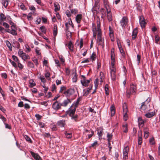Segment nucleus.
I'll return each mask as SVG.
<instances>
[{"mask_svg": "<svg viewBox=\"0 0 160 160\" xmlns=\"http://www.w3.org/2000/svg\"><path fill=\"white\" fill-rule=\"evenodd\" d=\"M92 31L93 33V36L96 37L97 34L98 35L97 42L98 45H101L102 48L104 46V39L101 37L102 33L100 29V24L99 21H97V26H92Z\"/></svg>", "mask_w": 160, "mask_h": 160, "instance_id": "f257e3e1", "label": "nucleus"}, {"mask_svg": "<svg viewBox=\"0 0 160 160\" xmlns=\"http://www.w3.org/2000/svg\"><path fill=\"white\" fill-rule=\"evenodd\" d=\"M136 91V87L135 85L133 84L131 85L130 89L127 91V95L128 98H129L131 94L134 95Z\"/></svg>", "mask_w": 160, "mask_h": 160, "instance_id": "f03ea898", "label": "nucleus"}, {"mask_svg": "<svg viewBox=\"0 0 160 160\" xmlns=\"http://www.w3.org/2000/svg\"><path fill=\"white\" fill-rule=\"evenodd\" d=\"M11 30L9 29H6V31L8 32L13 35H17V28L16 26H12V27H11Z\"/></svg>", "mask_w": 160, "mask_h": 160, "instance_id": "7ed1b4c3", "label": "nucleus"}, {"mask_svg": "<svg viewBox=\"0 0 160 160\" xmlns=\"http://www.w3.org/2000/svg\"><path fill=\"white\" fill-rule=\"evenodd\" d=\"M110 76L112 80L115 81L117 78L116 69L115 68H110Z\"/></svg>", "mask_w": 160, "mask_h": 160, "instance_id": "20e7f679", "label": "nucleus"}, {"mask_svg": "<svg viewBox=\"0 0 160 160\" xmlns=\"http://www.w3.org/2000/svg\"><path fill=\"white\" fill-rule=\"evenodd\" d=\"M84 130L83 134L86 136H88V139L90 138L93 135L94 132L91 129L88 130L86 129H84Z\"/></svg>", "mask_w": 160, "mask_h": 160, "instance_id": "39448f33", "label": "nucleus"}, {"mask_svg": "<svg viewBox=\"0 0 160 160\" xmlns=\"http://www.w3.org/2000/svg\"><path fill=\"white\" fill-rule=\"evenodd\" d=\"M81 77L82 78L81 80V82L82 85L83 86L85 87L88 86V84L90 82V80H86L85 76L83 75H81Z\"/></svg>", "mask_w": 160, "mask_h": 160, "instance_id": "423d86ee", "label": "nucleus"}, {"mask_svg": "<svg viewBox=\"0 0 160 160\" xmlns=\"http://www.w3.org/2000/svg\"><path fill=\"white\" fill-rule=\"evenodd\" d=\"M66 27V30L69 32V30L71 29H73L74 28V25L72 24V22L71 19H70L68 22H66L65 24Z\"/></svg>", "mask_w": 160, "mask_h": 160, "instance_id": "0eeeda50", "label": "nucleus"}, {"mask_svg": "<svg viewBox=\"0 0 160 160\" xmlns=\"http://www.w3.org/2000/svg\"><path fill=\"white\" fill-rule=\"evenodd\" d=\"M146 20L143 16H141L139 17V23L142 28H144L146 24Z\"/></svg>", "mask_w": 160, "mask_h": 160, "instance_id": "6e6552de", "label": "nucleus"}, {"mask_svg": "<svg viewBox=\"0 0 160 160\" xmlns=\"http://www.w3.org/2000/svg\"><path fill=\"white\" fill-rule=\"evenodd\" d=\"M76 110V109L75 108L71 106L68 110L67 112V114L70 117L72 116V115L74 114Z\"/></svg>", "mask_w": 160, "mask_h": 160, "instance_id": "1a4fd4ad", "label": "nucleus"}, {"mask_svg": "<svg viewBox=\"0 0 160 160\" xmlns=\"http://www.w3.org/2000/svg\"><path fill=\"white\" fill-rule=\"evenodd\" d=\"M61 103L58 101L54 102L52 104V108L55 110H58L61 108Z\"/></svg>", "mask_w": 160, "mask_h": 160, "instance_id": "9d476101", "label": "nucleus"}, {"mask_svg": "<svg viewBox=\"0 0 160 160\" xmlns=\"http://www.w3.org/2000/svg\"><path fill=\"white\" fill-rule=\"evenodd\" d=\"M74 92V90L73 89H70L65 91L64 94L67 97H69L70 96L73 94Z\"/></svg>", "mask_w": 160, "mask_h": 160, "instance_id": "9b49d317", "label": "nucleus"}, {"mask_svg": "<svg viewBox=\"0 0 160 160\" xmlns=\"http://www.w3.org/2000/svg\"><path fill=\"white\" fill-rule=\"evenodd\" d=\"M106 14L107 19L109 22L112 21V13L111 12V9H108L107 8Z\"/></svg>", "mask_w": 160, "mask_h": 160, "instance_id": "f8f14e48", "label": "nucleus"}, {"mask_svg": "<svg viewBox=\"0 0 160 160\" xmlns=\"http://www.w3.org/2000/svg\"><path fill=\"white\" fill-rule=\"evenodd\" d=\"M120 23L122 26L124 27L128 23L127 18L125 17H123L121 20Z\"/></svg>", "mask_w": 160, "mask_h": 160, "instance_id": "ddd939ff", "label": "nucleus"}, {"mask_svg": "<svg viewBox=\"0 0 160 160\" xmlns=\"http://www.w3.org/2000/svg\"><path fill=\"white\" fill-rule=\"evenodd\" d=\"M123 108V115H128L127 113L128 112L127 106L126 103H124L122 105Z\"/></svg>", "mask_w": 160, "mask_h": 160, "instance_id": "4468645a", "label": "nucleus"}, {"mask_svg": "<svg viewBox=\"0 0 160 160\" xmlns=\"http://www.w3.org/2000/svg\"><path fill=\"white\" fill-rule=\"evenodd\" d=\"M95 1V4L94 6L92 9V10H93L96 11L97 9L98 8V6L99 5L100 0H94Z\"/></svg>", "mask_w": 160, "mask_h": 160, "instance_id": "2eb2a0df", "label": "nucleus"}, {"mask_svg": "<svg viewBox=\"0 0 160 160\" xmlns=\"http://www.w3.org/2000/svg\"><path fill=\"white\" fill-rule=\"evenodd\" d=\"M30 153L32 156L36 160H41V158L36 153H34L32 151L30 152Z\"/></svg>", "mask_w": 160, "mask_h": 160, "instance_id": "dca6fc26", "label": "nucleus"}, {"mask_svg": "<svg viewBox=\"0 0 160 160\" xmlns=\"http://www.w3.org/2000/svg\"><path fill=\"white\" fill-rule=\"evenodd\" d=\"M71 102L70 100L67 98L64 100L63 102L61 103V105L63 107H66L68 104L70 103Z\"/></svg>", "mask_w": 160, "mask_h": 160, "instance_id": "f3484780", "label": "nucleus"}, {"mask_svg": "<svg viewBox=\"0 0 160 160\" xmlns=\"http://www.w3.org/2000/svg\"><path fill=\"white\" fill-rule=\"evenodd\" d=\"M138 122L139 127H142L144 125V122L141 117H139L138 118Z\"/></svg>", "mask_w": 160, "mask_h": 160, "instance_id": "a211bd4d", "label": "nucleus"}, {"mask_svg": "<svg viewBox=\"0 0 160 160\" xmlns=\"http://www.w3.org/2000/svg\"><path fill=\"white\" fill-rule=\"evenodd\" d=\"M6 17L2 13H1L0 15V24L2 25V22L6 21Z\"/></svg>", "mask_w": 160, "mask_h": 160, "instance_id": "6ab92c4d", "label": "nucleus"}, {"mask_svg": "<svg viewBox=\"0 0 160 160\" xmlns=\"http://www.w3.org/2000/svg\"><path fill=\"white\" fill-rule=\"evenodd\" d=\"M82 18V15L81 14H78L76 17V20L78 23H80Z\"/></svg>", "mask_w": 160, "mask_h": 160, "instance_id": "aec40b11", "label": "nucleus"}, {"mask_svg": "<svg viewBox=\"0 0 160 160\" xmlns=\"http://www.w3.org/2000/svg\"><path fill=\"white\" fill-rule=\"evenodd\" d=\"M57 125L60 127H64L65 125V121L61 120L57 122Z\"/></svg>", "mask_w": 160, "mask_h": 160, "instance_id": "412c9836", "label": "nucleus"}, {"mask_svg": "<svg viewBox=\"0 0 160 160\" xmlns=\"http://www.w3.org/2000/svg\"><path fill=\"white\" fill-rule=\"evenodd\" d=\"M21 57L24 61H25L27 59H29L30 58V56L25 53L21 56Z\"/></svg>", "mask_w": 160, "mask_h": 160, "instance_id": "4be33fe9", "label": "nucleus"}, {"mask_svg": "<svg viewBox=\"0 0 160 160\" xmlns=\"http://www.w3.org/2000/svg\"><path fill=\"white\" fill-rule=\"evenodd\" d=\"M57 26L56 25L54 24L53 30V34L54 37H55L57 36Z\"/></svg>", "mask_w": 160, "mask_h": 160, "instance_id": "5701e85b", "label": "nucleus"}, {"mask_svg": "<svg viewBox=\"0 0 160 160\" xmlns=\"http://www.w3.org/2000/svg\"><path fill=\"white\" fill-rule=\"evenodd\" d=\"M155 114L154 112H152L146 113L145 114V116L148 118H150L153 116Z\"/></svg>", "mask_w": 160, "mask_h": 160, "instance_id": "b1692460", "label": "nucleus"}, {"mask_svg": "<svg viewBox=\"0 0 160 160\" xmlns=\"http://www.w3.org/2000/svg\"><path fill=\"white\" fill-rule=\"evenodd\" d=\"M54 7H55L54 11L57 12V11H59L60 9L59 4L57 2H55L54 4Z\"/></svg>", "mask_w": 160, "mask_h": 160, "instance_id": "393cba45", "label": "nucleus"}, {"mask_svg": "<svg viewBox=\"0 0 160 160\" xmlns=\"http://www.w3.org/2000/svg\"><path fill=\"white\" fill-rule=\"evenodd\" d=\"M111 115L112 116L115 113V108L113 105H112L110 107Z\"/></svg>", "mask_w": 160, "mask_h": 160, "instance_id": "a878e982", "label": "nucleus"}, {"mask_svg": "<svg viewBox=\"0 0 160 160\" xmlns=\"http://www.w3.org/2000/svg\"><path fill=\"white\" fill-rule=\"evenodd\" d=\"M138 33L137 29L136 28L132 32V38L133 39H135L137 36Z\"/></svg>", "mask_w": 160, "mask_h": 160, "instance_id": "bb28decb", "label": "nucleus"}, {"mask_svg": "<svg viewBox=\"0 0 160 160\" xmlns=\"http://www.w3.org/2000/svg\"><path fill=\"white\" fill-rule=\"evenodd\" d=\"M29 83L30 84L29 85V87H32L36 85V83L33 79H30L29 81Z\"/></svg>", "mask_w": 160, "mask_h": 160, "instance_id": "cd10ccee", "label": "nucleus"}, {"mask_svg": "<svg viewBox=\"0 0 160 160\" xmlns=\"http://www.w3.org/2000/svg\"><path fill=\"white\" fill-rule=\"evenodd\" d=\"M123 132L125 133L128 132V124L126 123L122 125Z\"/></svg>", "mask_w": 160, "mask_h": 160, "instance_id": "c85d7f7f", "label": "nucleus"}, {"mask_svg": "<svg viewBox=\"0 0 160 160\" xmlns=\"http://www.w3.org/2000/svg\"><path fill=\"white\" fill-rule=\"evenodd\" d=\"M144 137L145 138H147L149 135V132L148 130L147 129H144Z\"/></svg>", "mask_w": 160, "mask_h": 160, "instance_id": "c756f323", "label": "nucleus"}, {"mask_svg": "<svg viewBox=\"0 0 160 160\" xmlns=\"http://www.w3.org/2000/svg\"><path fill=\"white\" fill-rule=\"evenodd\" d=\"M67 45L69 49L71 51H72L73 50V47L71 41L69 42Z\"/></svg>", "mask_w": 160, "mask_h": 160, "instance_id": "7c9ffc66", "label": "nucleus"}, {"mask_svg": "<svg viewBox=\"0 0 160 160\" xmlns=\"http://www.w3.org/2000/svg\"><path fill=\"white\" fill-rule=\"evenodd\" d=\"M65 137L67 138H71L72 137V133H68L66 131L65 132Z\"/></svg>", "mask_w": 160, "mask_h": 160, "instance_id": "2f4dec72", "label": "nucleus"}, {"mask_svg": "<svg viewBox=\"0 0 160 160\" xmlns=\"http://www.w3.org/2000/svg\"><path fill=\"white\" fill-rule=\"evenodd\" d=\"M8 1L7 0H2V3L5 8H6L8 5Z\"/></svg>", "mask_w": 160, "mask_h": 160, "instance_id": "473e14b6", "label": "nucleus"}, {"mask_svg": "<svg viewBox=\"0 0 160 160\" xmlns=\"http://www.w3.org/2000/svg\"><path fill=\"white\" fill-rule=\"evenodd\" d=\"M103 3L105 6V7L106 8V10H107V8L108 9H110L109 6L108 4V2L107 0H104Z\"/></svg>", "mask_w": 160, "mask_h": 160, "instance_id": "72a5a7b5", "label": "nucleus"}, {"mask_svg": "<svg viewBox=\"0 0 160 160\" xmlns=\"http://www.w3.org/2000/svg\"><path fill=\"white\" fill-rule=\"evenodd\" d=\"M112 133H108L107 135V138L108 141H111L112 139Z\"/></svg>", "mask_w": 160, "mask_h": 160, "instance_id": "f704fd0d", "label": "nucleus"}, {"mask_svg": "<svg viewBox=\"0 0 160 160\" xmlns=\"http://www.w3.org/2000/svg\"><path fill=\"white\" fill-rule=\"evenodd\" d=\"M72 82H76L77 81V76L76 73H75L72 77Z\"/></svg>", "mask_w": 160, "mask_h": 160, "instance_id": "c9c22d12", "label": "nucleus"}, {"mask_svg": "<svg viewBox=\"0 0 160 160\" xmlns=\"http://www.w3.org/2000/svg\"><path fill=\"white\" fill-rule=\"evenodd\" d=\"M6 44L7 46L9 48L10 50H12V47L11 45V43L10 42L8 41H6Z\"/></svg>", "mask_w": 160, "mask_h": 160, "instance_id": "e433bc0d", "label": "nucleus"}, {"mask_svg": "<svg viewBox=\"0 0 160 160\" xmlns=\"http://www.w3.org/2000/svg\"><path fill=\"white\" fill-rule=\"evenodd\" d=\"M28 66L31 68H33L34 67V65L33 63L29 61L28 62Z\"/></svg>", "mask_w": 160, "mask_h": 160, "instance_id": "4c0bfd02", "label": "nucleus"}, {"mask_svg": "<svg viewBox=\"0 0 160 160\" xmlns=\"http://www.w3.org/2000/svg\"><path fill=\"white\" fill-rule=\"evenodd\" d=\"M100 11L102 15V16H105L106 15V11L104 9L101 8Z\"/></svg>", "mask_w": 160, "mask_h": 160, "instance_id": "58836bf2", "label": "nucleus"}, {"mask_svg": "<svg viewBox=\"0 0 160 160\" xmlns=\"http://www.w3.org/2000/svg\"><path fill=\"white\" fill-rule=\"evenodd\" d=\"M147 106L144 105V102H143L142 103V105L141 107V109L143 111L146 110Z\"/></svg>", "mask_w": 160, "mask_h": 160, "instance_id": "ea45409f", "label": "nucleus"}, {"mask_svg": "<svg viewBox=\"0 0 160 160\" xmlns=\"http://www.w3.org/2000/svg\"><path fill=\"white\" fill-rule=\"evenodd\" d=\"M12 57L13 60L14 61V62H18L19 61L18 58L15 55H12Z\"/></svg>", "mask_w": 160, "mask_h": 160, "instance_id": "a19ab883", "label": "nucleus"}, {"mask_svg": "<svg viewBox=\"0 0 160 160\" xmlns=\"http://www.w3.org/2000/svg\"><path fill=\"white\" fill-rule=\"evenodd\" d=\"M79 104V102H77L75 101L72 105L71 106H72V107L75 108L76 109V108L78 106Z\"/></svg>", "mask_w": 160, "mask_h": 160, "instance_id": "79ce46f5", "label": "nucleus"}, {"mask_svg": "<svg viewBox=\"0 0 160 160\" xmlns=\"http://www.w3.org/2000/svg\"><path fill=\"white\" fill-rule=\"evenodd\" d=\"M71 118V119L72 120H73L75 121H77V120L78 117V115H72V116H70Z\"/></svg>", "mask_w": 160, "mask_h": 160, "instance_id": "37998d69", "label": "nucleus"}, {"mask_svg": "<svg viewBox=\"0 0 160 160\" xmlns=\"http://www.w3.org/2000/svg\"><path fill=\"white\" fill-rule=\"evenodd\" d=\"M95 87L96 88H97L98 84V78L96 79L94 82Z\"/></svg>", "mask_w": 160, "mask_h": 160, "instance_id": "c03bdc74", "label": "nucleus"}, {"mask_svg": "<svg viewBox=\"0 0 160 160\" xmlns=\"http://www.w3.org/2000/svg\"><path fill=\"white\" fill-rule=\"evenodd\" d=\"M40 30L42 32L45 33L46 32V30L45 29V27L43 26L41 27L40 28Z\"/></svg>", "mask_w": 160, "mask_h": 160, "instance_id": "a18cd8bd", "label": "nucleus"}, {"mask_svg": "<svg viewBox=\"0 0 160 160\" xmlns=\"http://www.w3.org/2000/svg\"><path fill=\"white\" fill-rule=\"evenodd\" d=\"M96 58V55L94 53L92 54V55L90 57V59H92V61L95 60Z\"/></svg>", "mask_w": 160, "mask_h": 160, "instance_id": "49530a36", "label": "nucleus"}, {"mask_svg": "<svg viewBox=\"0 0 160 160\" xmlns=\"http://www.w3.org/2000/svg\"><path fill=\"white\" fill-rule=\"evenodd\" d=\"M111 65L112 67L110 68H115L114 67V65L115 63V60L111 59Z\"/></svg>", "mask_w": 160, "mask_h": 160, "instance_id": "de8ad7c7", "label": "nucleus"}, {"mask_svg": "<svg viewBox=\"0 0 160 160\" xmlns=\"http://www.w3.org/2000/svg\"><path fill=\"white\" fill-rule=\"evenodd\" d=\"M9 60L10 62L13 67H14L15 68H17L16 63L15 62H14L10 59Z\"/></svg>", "mask_w": 160, "mask_h": 160, "instance_id": "09e8293b", "label": "nucleus"}, {"mask_svg": "<svg viewBox=\"0 0 160 160\" xmlns=\"http://www.w3.org/2000/svg\"><path fill=\"white\" fill-rule=\"evenodd\" d=\"M129 150V148L128 146L126 147L123 150V152L124 153H128Z\"/></svg>", "mask_w": 160, "mask_h": 160, "instance_id": "8fccbe9b", "label": "nucleus"}, {"mask_svg": "<svg viewBox=\"0 0 160 160\" xmlns=\"http://www.w3.org/2000/svg\"><path fill=\"white\" fill-rule=\"evenodd\" d=\"M29 9L31 10L32 11L33 13H34V12L35 11V10H36V9H35V7L33 6H32V5L30 6H29Z\"/></svg>", "mask_w": 160, "mask_h": 160, "instance_id": "3c124183", "label": "nucleus"}, {"mask_svg": "<svg viewBox=\"0 0 160 160\" xmlns=\"http://www.w3.org/2000/svg\"><path fill=\"white\" fill-rule=\"evenodd\" d=\"M35 52L38 55H40L41 54L40 50L38 48H36L35 49Z\"/></svg>", "mask_w": 160, "mask_h": 160, "instance_id": "603ef678", "label": "nucleus"}, {"mask_svg": "<svg viewBox=\"0 0 160 160\" xmlns=\"http://www.w3.org/2000/svg\"><path fill=\"white\" fill-rule=\"evenodd\" d=\"M32 12L29 13L27 16V18L29 20H31L32 19Z\"/></svg>", "mask_w": 160, "mask_h": 160, "instance_id": "864d4df0", "label": "nucleus"}, {"mask_svg": "<svg viewBox=\"0 0 160 160\" xmlns=\"http://www.w3.org/2000/svg\"><path fill=\"white\" fill-rule=\"evenodd\" d=\"M103 133V130L102 129L98 130V134L99 137H101Z\"/></svg>", "mask_w": 160, "mask_h": 160, "instance_id": "5fc2aeb1", "label": "nucleus"}, {"mask_svg": "<svg viewBox=\"0 0 160 160\" xmlns=\"http://www.w3.org/2000/svg\"><path fill=\"white\" fill-rule=\"evenodd\" d=\"M17 63H18V67L20 69V70L22 69L23 68V65L20 62V61L18 62Z\"/></svg>", "mask_w": 160, "mask_h": 160, "instance_id": "6e6d98bb", "label": "nucleus"}, {"mask_svg": "<svg viewBox=\"0 0 160 160\" xmlns=\"http://www.w3.org/2000/svg\"><path fill=\"white\" fill-rule=\"evenodd\" d=\"M39 78L41 80V82L43 83L45 82L46 81L45 78L43 76H40L39 77Z\"/></svg>", "mask_w": 160, "mask_h": 160, "instance_id": "4d7b16f0", "label": "nucleus"}, {"mask_svg": "<svg viewBox=\"0 0 160 160\" xmlns=\"http://www.w3.org/2000/svg\"><path fill=\"white\" fill-rule=\"evenodd\" d=\"M119 49L120 52V53H121L122 56L123 57H125V54L124 52V51L122 49V48H120Z\"/></svg>", "mask_w": 160, "mask_h": 160, "instance_id": "13d9d810", "label": "nucleus"}, {"mask_svg": "<svg viewBox=\"0 0 160 160\" xmlns=\"http://www.w3.org/2000/svg\"><path fill=\"white\" fill-rule=\"evenodd\" d=\"M33 61L35 63L36 66H38V60L36 58H34L32 59Z\"/></svg>", "mask_w": 160, "mask_h": 160, "instance_id": "bf43d9fd", "label": "nucleus"}, {"mask_svg": "<svg viewBox=\"0 0 160 160\" xmlns=\"http://www.w3.org/2000/svg\"><path fill=\"white\" fill-rule=\"evenodd\" d=\"M2 25L4 27L8 29L9 27V25L6 22H4L2 23Z\"/></svg>", "mask_w": 160, "mask_h": 160, "instance_id": "052dcab7", "label": "nucleus"}, {"mask_svg": "<svg viewBox=\"0 0 160 160\" xmlns=\"http://www.w3.org/2000/svg\"><path fill=\"white\" fill-rule=\"evenodd\" d=\"M138 144L141 145L142 142V137H138Z\"/></svg>", "mask_w": 160, "mask_h": 160, "instance_id": "680f3d73", "label": "nucleus"}, {"mask_svg": "<svg viewBox=\"0 0 160 160\" xmlns=\"http://www.w3.org/2000/svg\"><path fill=\"white\" fill-rule=\"evenodd\" d=\"M59 58L61 62H62L63 63L65 62V60L64 58L62 55L59 56Z\"/></svg>", "mask_w": 160, "mask_h": 160, "instance_id": "e2e57ef3", "label": "nucleus"}, {"mask_svg": "<svg viewBox=\"0 0 160 160\" xmlns=\"http://www.w3.org/2000/svg\"><path fill=\"white\" fill-rule=\"evenodd\" d=\"M90 60V59L89 58H86L85 60H83L82 62L81 63H88L89 62Z\"/></svg>", "mask_w": 160, "mask_h": 160, "instance_id": "0e129e2a", "label": "nucleus"}, {"mask_svg": "<svg viewBox=\"0 0 160 160\" xmlns=\"http://www.w3.org/2000/svg\"><path fill=\"white\" fill-rule=\"evenodd\" d=\"M41 21V20L40 18H37V20L36 21V23L37 24H40Z\"/></svg>", "mask_w": 160, "mask_h": 160, "instance_id": "69168bd1", "label": "nucleus"}, {"mask_svg": "<svg viewBox=\"0 0 160 160\" xmlns=\"http://www.w3.org/2000/svg\"><path fill=\"white\" fill-rule=\"evenodd\" d=\"M25 47L27 49V51H26V52H29L30 51L31 49L28 45H25Z\"/></svg>", "mask_w": 160, "mask_h": 160, "instance_id": "338daca9", "label": "nucleus"}, {"mask_svg": "<svg viewBox=\"0 0 160 160\" xmlns=\"http://www.w3.org/2000/svg\"><path fill=\"white\" fill-rule=\"evenodd\" d=\"M35 117L37 118L38 120H39L41 119L42 116L39 114H36L35 115Z\"/></svg>", "mask_w": 160, "mask_h": 160, "instance_id": "774afa93", "label": "nucleus"}]
</instances>
